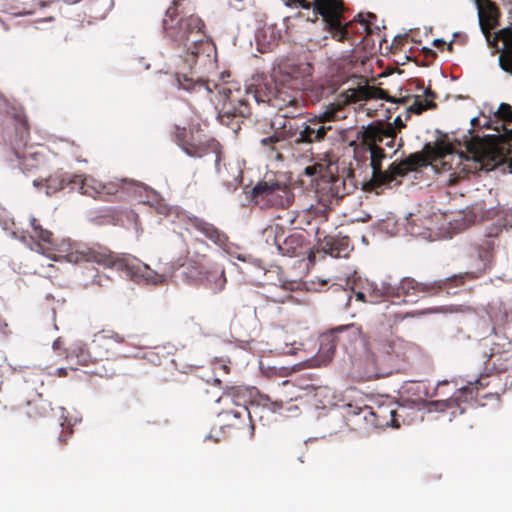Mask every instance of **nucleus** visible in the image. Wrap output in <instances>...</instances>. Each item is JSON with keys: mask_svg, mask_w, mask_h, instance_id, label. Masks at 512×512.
Returning <instances> with one entry per match:
<instances>
[{"mask_svg": "<svg viewBox=\"0 0 512 512\" xmlns=\"http://www.w3.org/2000/svg\"><path fill=\"white\" fill-rule=\"evenodd\" d=\"M72 354L75 355L81 365H88L90 362L96 361L91 354V343L88 346L84 344L76 345Z\"/></svg>", "mask_w": 512, "mask_h": 512, "instance_id": "34", "label": "nucleus"}, {"mask_svg": "<svg viewBox=\"0 0 512 512\" xmlns=\"http://www.w3.org/2000/svg\"><path fill=\"white\" fill-rule=\"evenodd\" d=\"M506 134H507V135H509L510 137H512V129H511V130H508V131L506 132Z\"/></svg>", "mask_w": 512, "mask_h": 512, "instance_id": "62", "label": "nucleus"}, {"mask_svg": "<svg viewBox=\"0 0 512 512\" xmlns=\"http://www.w3.org/2000/svg\"><path fill=\"white\" fill-rule=\"evenodd\" d=\"M72 434V429L69 428L67 431H62L61 435L58 437V441L61 445H65L68 437Z\"/></svg>", "mask_w": 512, "mask_h": 512, "instance_id": "44", "label": "nucleus"}, {"mask_svg": "<svg viewBox=\"0 0 512 512\" xmlns=\"http://www.w3.org/2000/svg\"><path fill=\"white\" fill-rule=\"evenodd\" d=\"M350 146H354L355 156L362 150L370 153V167L372 176L370 180L363 183V189L366 191L375 190L383 186L391 187L393 185V175L391 173V164L386 170H382V160L386 157L385 151L379 146V143H368L352 141Z\"/></svg>", "mask_w": 512, "mask_h": 512, "instance_id": "11", "label": "nucleus"}, {"mask_svg": "<svg viewBox=\"0 0 512 512\" xmlns=\"http://www.w3.org/2000/svg\"><path fill=\"white\" fill-rule=\"evenodd\" d=\"M321 249L334 258L347 257L352 250L348 236H325L320 243Z\"/></svg>", "mask_w": 512, "mask_h": 512, "instance_id": "21", "label": "nucleus"}, {"mask_svg": "<svg viewBox=\"0 0 512 512\" xmlns=\"http://www.w3.org/2000/svg\"><path fill=\"white\" fill-rule=\"evenodd\" d=\"M174 139L176 143L182 148L188 142V140L191 139V136L188 135L185 127L176 125L174 129Z\"/></svg>", "mask_w": 512, "mask_h": 512, "instance_id": "38", "label": "nucleus"}, {"mask_svg": "<svg viewBox=\"0 0 512 512\" xmlns=\"http://www.w3.org/2000/svg\"><path fill=\"white\" fill-rule=\"evenodd\" d=\"M299 396H291L289 398H286L285 400H276L274 402L271 403L272 405V410L273 411H277L279 409H281L283 407V404L284 403H288V402H291L292 400H297Z\"/></svg>", "mask_w": 512, "mask_h": 512, "instance_id": "42", "label": "nucleus"}, {"mask_svg": "<svg viewBox=\"0 0 512 512\" xmlns=\"http://www.w3.org/2000/svg\"><path fill=\"white\" fill-rule=\"evenodd\" d=\"M313 11L321 16L325 29L338 42L351 41L354 33V22L343 24L346 7L343 0H314Z\"/></svg>", "mask_w": 512, "mask_h": 512, "instance_id": "8", "label": "nucleus"}, {"mask_svg": "<svg viewBox=\"0 0 512 512\" xmlns=\"http://www.w3.org/2000/svg\"><path fill=\"white\" fill-rule=\"evenodd\" d=\"M182 150L191 157H203L209 153L215 154V166L217 172L220 174V161L222 160V150L218 141L210 139L207 141H196L194 137L182 147Z\"/></svg>", "mask_w": 512, "mask_h": 512, "instance_id": "14", "label": "nucleus"}, {"mask_svg": "<svg viewBox=\"0 0 512 512\" xmlns=\"http://www.w3.org/2000/svg\"><path fill=\"white\" fill-rule=\"evenodd\" d=\"M424 95H425V99L432 100V101H434V99L437 97L436 93L434 91H432L430 87H428L424 90Z\"/></svg>", "mask_w": 512, "mask_h": 512, "instance_id": "49", "label": "nucleus"}, {"mask_svg": "<svg viewBox=\"0 0 512 512\" xmlns=\"http://www.w3.org/2000/svg\"><path fill=\"white\" fill-rule=\"evenodd\" d=\"M285 5L290 8L300 6L303 9H310L312 7V3L307 0H285Z\"/></svg>", "mask_w": 512, "mask_h": 512, "instance_id": "41", "label": "nucleus"}, {"mask_svg": "<svg viewBox=\"0 0 512 512\" xmlns=\"http://www.w3.org/2000/svg\"><path fill=\"white\" fill-rule=\"evenodd\" d=\"M438 287L434 281L419 282L412 277H404L400 281V296H435V289Z\"/></svg>", "mask_w": 512, "mask_h": 512, "instance_id": "19", "label": "nucleus"}, {"mask_svg": "<svg viewBox=\"0 0 512 512\" xmlns=\"http://www.w3.org/2000/svg\"><path fill=\"white\" fill-rule=\"evenodd\" d=\"M51 411V403L48 400L43 399L41 394H38L37 398L27 402L26 414L30 418L47 417Z\"/></svg>", "mask_w": 512, "mask_h": 512, "instance_id": "27", "label": "nucleus"}, {"mask_svg": "<svg viewBox=\"0 0 512 512\" xmlns=\"http://www.w3.org/2000/svg\"><path fill=\"white\" fill-rule=\"evenodd\" d=\"M337 344L335 333H331V331L323 333L319 337V349L311 360V365L313 367L326 366L332 360Z\"/></svg>", "mask_w": 512, "mask_h": 512, "instance_id": "20", "label": "nucleus"}, {"mask_svg": "<svg viewBox=\"0 0 512 512\" xmlns=\"http://www.w3.org/2000/svg\"><path fill=\"white\" fill-rule=\"evenodd\" d=\"M326 284H327V281H325V280L321 281V285H323V286H324V285H326Z\"/></svg>", "mask_w": 512, "mask_h": 512, "instance_id": "64", "label": "nucleus"}, {"mask_svg": "<svg viewBox=\"0 0 512 512\" xmlns=\"http://www.w3.org/2000/svg\"><path fill=\"white\" fill-rule=\"evenodd\" d=\"M508 171H509V173H512V159H510V161H509Z\"/></svg>", "mask_w": 512, "mask_h": 512, "instance_id": "57", "label": "nucleus"}, {"mask_svg": "<svg viewBox=\"0 0 512 512\" xmlns=\"http://www.w3.org/2000/svg\"><path fill=\"white\" fill-rule=\"evenodd\" d=\"M124 337L114 330H101L94 334L91 341V354L95 360H108L117 355L118 347Z\"/></svg>", "mask_w": 512, "mask_h": 512, "instance_id": "12", "label": "nucleus"}, {"mask_svg": "<svg viewBox=\"0 0 512 512\" xmlns=\"http://www.w3.org/2000/svg\"><path fill=\"white\" fill-rule=\"evenodd\" d=\"M494 41L502 43L499 56L500 67L512 74V28L508 27L499 30L494 37Z\"/></svg>", "mask_w": 512, "mask_h": 512, "instance_id": "23", "label": "nucleus"}, {"mask_svg": "<svg viewBox=\"0 0 512 512\" xmlns=\"http://www.w3.org/2000/svg\"><path fill=\"white\" fill-rule=\"evenodd\" d=\"M251 201L261 209H284L293 203L294 194L287 184L265 179L252 188Z\"/></svg>", "mask_w": 512, "mask_h": 512, "instance_id": "9", "label": "nucleus"}, {"mask_svg": "<svg viewBox=\"0 0 512 512\" xmlns=\"http://www.w3.org/2000/svg\"><path fill=\"white\" fill-rule=\"evenodd\" d=\"M47 2L40 0H12L10 9L15 15H28L36 12L38 7H44Z\"/></svg>", "mask_w": 512, "mask_h": 512, "instance_id": "29", "label": "nucleus"}, {"mask_svg": "<svg viewBox=\"0 0 512 512\" xmlns=\"http://www.w3.org/2000/svg\"><path fill=\"white\" fill-rule=\"evenodd\" d=\"M283 386L285 387H294V385L290 381H284Z\"/></svg>", "mask_w": 512, "mask_h": 512, "instance_id": "56", "label": "nucleus"}, {"mask_svg": "<svg viewBox=\"0 0 512 512\" xmlns=\"http://www.w3.org/2000/svg\"><path fill=\"white\" fill-rule=\"evenodd\" d=\"M478 122H479L478 118H476V117L472 118V120H471V126H472V127H475V126L478 124Z\"/></svg>", "mask_w": 512, "mask_h": 512, "instance_id": "55", "label": "nucleus"}, {"mask_svg": "<svg viewBox=\"0 0 512 512\" xmlns=\"http://www.w3.org/2000/svg\"><path fill=\"white\" fill-rule=\"evenodd\" d=\"M331 333H335V338L338 343L342 342H355L361 338L362 330L361 327L350 324L345 326H338L330 330Z\"/></svg>", "mask_w": 512, "mask_h": 512, "instance_id": "28", "label": "nucleus"}, {"mask_svg": "<svg viewBox=\"0 0 512 512\" xmlns=\"http://www.w3.org/2000/svg\"><path fill=\"white\" fill-rule=\"evenodd\" d=\"M284 146H287V145L286 144H276L277 150L275 152H277V155H280V152H278V150L280 148H283ZM267 148L269 149V151L274 152L273 150H271V147L268 146Z\"/></svg>", "mask_w": 512, "mask_h": 512, "instance_id": "54", "label": "nucleus"}, {"mask_svg": "<svg viewBox=\"0 0 512 512\" xmlns=\"http://www.w3.org/2000/svg\"><path fill=\"white\" fill-rule=\"evenodd\" d=\"M379 287L380 285L378 283L370 281L365 282V284L363 285V289L370 291L369 294H367V303L375 304L381 301L383 297Z\"/></svg>", "mask_w": 512, "mask_h": 512, "instance_id": "35", "label": "nucleus"}, {"mask_svg": "<svg viewBox=\"0 0 512 512\" xmlns=\"http://www.w3.org/2000/svg\"><path fill=\"white\" fill-rule=\"evenodd\" d=\"M47 187L55 190L68 187L72 191L101 201L121 198L124 194L141 198L148 191L147 186L135 180L121 179L102 183L94 177L84 174L50 176L47 179Z\"/></svg>", "mask_w": 512, "mask_h": 512, "instance_id": "5", "label": "nucleus"}, {"mask_svg": "<svg viewBox=\"0 0 512 512\" xmlns=\"http://www.w3.org/2000/svg\"><path fill=\"white\" fill-rule=\"evenodd\" d=\"M24 150L20 152L15 149V154L20 160V166L25 171L38 169L45 164V155L39 146H23Z\"/></svg>", "mask_w": 512, "mask_h": 512, "instance_id": "22", "label": "nucleus"}, {"mask_svg": "<svg viewBox=\"0 0 512 512\" xmlns=\"http://www.w3.org/2000/svg\"><path fill=\"white\" fill-rule=\"evenodd\" d=\"M377 17L373 13H367V18H361L358 21V25L361 28V31H357V33H365L366 35H370L374 32L373 21L376 20ZM378 30V27H375Z\"/></svg>", "mask_w": 512, "mask_h": 512, "instance_id": "36", "label": "nucleus"}, {"mask_svg": "<svg viewBox=\"0 0 512 512\" xmlns=\"http://www.w3.org/2000/svg\"><path fill=\"white\" fill-rule=\"evenodd\" d=\"M447 49L452 52L453 50V42H450L448 45H447Z\"/></svg>", "mask_w": 512, "mask_h": 512, "instance_id": "58", "label": "nucleus"}, {"mask_svg": "<svg viewBox=\"0 0 512 512\" xmlns=\"http://www.w3.org/2000/svg\"><path fill=\"white\" fill-rule=\"evenodd\" d=\"M347 418L354 425L361 427L364 423V429L370 428H399L397 406L393 402L381 403L376 407L349 404L346 411Z\"/></svg>", "mask_w": 512, "mask_h": 512, "instance_id": "7", "label": "nucleus"}, {"mask_svg": "<svg viewBox=\"0 0 512 512\" xmlns=\"http://www.w3.org/2000/svg\"><path fill=\"white\" fill-rule=\"evenodd\" d=\"M61 344H62V341H61V339H60V338H58V339H56V340L54 341V343H53V348H54V349H59V348H60V346H61Z\"/></svg>", "mask_w": 512, "mask_h": 512, "instance_id": "53", "label": "nucleus"}, {"mask_svg": "<svg viewBox=\"0 0 512 512\" xmlns=\"http://www.w3.org/2000/svg\"><path fill=\"white\" fill-rule=\"evenodd\" d=\"M311 76V66L304 64L290 66L279 81L258 76L252 79L245 92L221 86L219 95L222 105L218 113L221 124L233 130L240 128V119L251 115L249 99L258 104L275 108L283 118L277 126L273 123V134L262 138V147H271L276 151V144H286L291 149L311 152L315 144L324 142L332 131L329 124L347 117L346 107L353 101L352 94H340L334 102L328 104L319 114L304 113L305 100L300 93Z\"/></svg>", "mask_w": 512, "mask_h": 512, "instance_id": "1", "label": "nucleus"}, {"mask_svg": "<svg viewBox=\"0 0 512 512\" xmlns=\"http://www.w3.org/2000/svg\"><path fill=\"white\" fill-rule=\"evenodd\" d=\"M361 98L365 100L370 99H383L393 103L397 100L394 97H390L388 92L380 87L366 85L360 89Z\"/></svg>", "mask_w": 512, "mask_h": 512, "instance_id": "31", "label": "nucleus"}, {"mask_svg": "<svg viewBox=\"0 0 512 512\" xmlns=\"http://www.w3.org/2000/svg\"><path fill=\"white\" fill-rule=\"evenodd\" d=\"M31 239L34 240L31 249L37 253H40L52 260L65 259L67 262L74 264L81 263H96L105 268L116 267L117 269H125L134 273L136 268L138 271L141 270V265L137 266L125 258H118L108 248L95 245L87 246L84 244L72 243L70 240H61L60 242L54 237V234L42 227L38 219L31 217ZM144 276L148 281L154 284L163 283L165 281V275L154 272L146 264H142Z\"/></svg>", "mask_w": 512, "mask_h": 512, "instance_id": "3", "label": "nucleus"}, {"mask_svg": "<svg viewBox=\"0 0 512 512\" xmlns=\"http://www.w3.org/2000/svg\"><path fill=\"white\" fill-rule=\"evenodd\" d=\"M475 3L478 8L480 27L489 38L490 30L498 25L499 9L491 0H475Z\"/></svg>", "mask_w": 512, "mask_h": 512, "instance_id": "17", "label": "nucleus"}, {"mask_svg": "<svg viewBox=\"0 0 512 512\" xmlns=\"http://www.w3.org/2000/svg\"><path fill=\"white\" fill-rule=\"evenodd\" d=\"M385 145L388 146V147H393L394 143H391V139H389V141L386 142Z\"/></svg>", "mask_w": 512, "mask_h": 512, "instance_id": "59", "label": "nucleus"}, {"mask_svg": "<svg viewBox=\"0 0 512 512\" xmlns=\"http://www.w3.org/2000/svg\"><path fill=\"white\" fill-rule=\"evenodd\" d=\"M466 148V154L458 152L445 139H439L434 144L426 143L421 152L411 153L405 159L391 163L393 185L401 184L398 177H404L432 162H440L444 171H451L448 183L454 185L469 174L493 170L506 160L503 148L494 137H472Z\"/></svg>", "mask_w": 512, "mask_h": 512, "instance_id": "2", "label": "nucleus"}, {"mask_svg": "<svg viewBox=\"0 0 512 512\" xmlns=\"http://www.w3.org/2000/svg\"><path fill=\"white\" fill-rule=\"evenodd\" d=\"M189 225L195 228L197 231L202 233L206 238L212 241L219 247H225L228 243V236L221 230H219L212 223L199 218L197 216H190L186 221Z\"/></svg>", "mask_w": 512, "mask_h": 512, "instance_id": "18", "label": "nucleus"}, {"mask_svg": "<svg viewBox=\"0 0 512 512\" xmlns=\"http://www.w3.org/2000/svg\"><path fill=\"white\" fill-rule=\"evenodd\" d=\"M284 235V230L279 224H272L265 227L261 233L262 239L266 244L275 246L278 250L281 239Z\"/></svg>", "mask_w": 512, "mask_h": 512, "instance_id": "30", "label": "nucleus"}, {"mask_svg": "<svg viewBox=\"0 0 512 512\" xmlns=\"http://www.w3.org/2000/svg\"><path fill=\"white\" fill-rule=\"evenodd\" d=\"M469 397L472 398V389L464 387L458 389L448 399L431 402V406L435 411L449 412V420H452L453 417L464 414L465 408L462 406V404L466 402Z\"/></svg>", "mask_w": 512, "mask_h": 512, "instance_id": "15", "label": "nucleus"}, {"mask_svg": "<svg viewBox=\"0 0 512 512\" xmlns=\"http://www.w3.org/2000/svg\"><path fill=\"white\" fill-rule=\"evenodd\" d=\"M512 355L509 351L500 352L498 345L491 348L489 358L486 362L487 368L495 370L498 373L505 372L509 368V360Z\"/></svg>", "mask_w": 512, "mask_h": 512, "instance_id": "25", "label": "nucleus"}, {"mask_svg": "<svg viewBox=\"0 0 512 512\" xmlns=\"http://www.w3.org/2000/svg\"><path fill=\"white\" fill-rule=\"evenodd\" d=\"M217 370H220V371H223L224 374H228L229 373V366L226 365V364H221V363H217L214 367V371H217Z\"/></svg>", "mask_w": 512, "mask_h": 512, "instance_id": "50", "label": "nucleus"}, {"mask_svg": "<svg viewBox=\"0 0 512 512\" xmlns=\"http://www.w3.org/2000/svg\"><path fill=\"white\" fill-rule=\"evenodd\" d=\"M304 173L308 176L322 175L325 173L324 166L322 164H314L311 166H307L304 170Z\"/></svg>", "mask_w": 512, "mask_h": 512, "instance_id": "40", "label": "nucleus"}, {"mask_svg": "<svg viewBox=\"0 0 512 512\" xmlns=\"http://www.w3.org/2000/svg\"><path fill=\"white\" fill-rule=\"evenodd\" d=\"M306 246V238L303 233L295 232L286 237H282L278 251L290 257H296L302 255Z\"/></svg>", "mask_w": 512, "mask_h": 512, "instance_id": "24", "label": "nucleus"}, {"mask_svg": "<svg viewBox=\"0 0 512 512\" xmlns=\"http://www.w3.org/2000/svg\"><path fill=\"white\" fill-rule=\"evenodd\" d=\"M437 104L432 100L422 99L421 96H415L413 103L407 109L406 120L410 118V112L421 114L423 111L435 109Z\"/></svg>", "mask_w": 512, "mask_h": 512, "instance_id": "33", "label": "nucleus"}, {"mask_svg": "<svg viewBox=\"0 0 512 512\" xmlns=\"http://www.w3.org/2000/svg\"><path fill=\"white\" fill-rule=\"evenodd\" d=\"M237 173H238V174H237V176H235V177L233 178V180H232V181H227L228 186H229V187H231V188H233V189H236V188H237V186H238V185L240 184V182H241V179H240V171H237Z\"/></svg>", "mask_w": 512, "mask_h": 512, "instance_id": "46", "label": "nucleus"}, {"mask_svg": "<svg viewBox=\"0 0 512 512\" xmlns=\"http://www.w3.org/2000/svg\"><path fill=\"white\" fill-rule=\"evenodd\" d=\"M382 347L386 354L394 356L399 360H406L408 358V352L412 349L410 343L400 338L388 340L383 343Z\"/></svg>", "mask_w": 512, "mask_h": 512, "instance_id": "26", "label": "nucleus"}, {"mask_svg": "<svg viewBox=\"0 0 512 512\" xmlns=\"http://www.w3.org/2000/svg\"><path fill=\"white\" fill-rule=\"evenodd\" d=\"M406 101H407V98H405V97H403V98H401V99L399 100V102H401V103H405Z\"/></svg>", "mask_w": 512, "mask_h": 512, "instance_id": "61", "label": "nucleus"}, {"mask_svg": "<svg viewBox=\"0 0 512 512\" xmlns=\"http://www.w3.org/2000/svg\"><path fill=\"white\" fill-rule=\"evenodd\" d=\"M397 136V130L391 123L383 124L381 122L377 124H369L366 127H362L357 132L358 142L368 143H382L384 139H391V143L395 142Z\"/></svg>", "mask_w": 512, "mask_h": 512, "instance_id": "16", "label": "nucleus"}, {"mask_svg": "<svg viewBox=\"0 0 512 512\" xmlns=\"http://www.w3.org/2000/svg\"><path fill=\"white\" fill-rule=\"evenodd\" d=\"M347 294L348 301L351 299V295L346 292V290H343Z\"/></svg>", "mask_w": 512, "mask_h": 512, "instance_id": "63", "label": "nucleus"}, {"mask_svg": "<svg viewBox=\"0 0 512 512\" xmlns=\"http://www.w3.org/2000/svg\"><path fill=\"white\" fill-rule=\"evenodd\" d=\"M419 314L420 313H417V315H419ZM415 316H416V313H405V314L395 313L394 314V322H399V321L404 320L407 317H415Z\"/></svg>", "mask_w": 512, "mask_h": 512, "instance_id": "45", "label": "nucleus"}, {"mask_svg": "<svg viewBox=\"0 0 512 512\" xmlns=\"http://www.w3.org/2000/svg\"><path fill=\"white\" fill-rule=\"evenodd\" d=\"M496 115L504 121L512 122V106L507 103H501Z\"/></svg>", "mask_w": 512, "mask_h": 512, "instance_id": "39", "label": "nucleus"}, {"mask_svg": "<svg viewBox=\"0 0 512 512\" xmlns=\"http://www.w3.org/2000/svg\"><path fill=\"white\" fill-rule=\"evenodd\" d=\"M391 124L395 127L396 130H400L406 126L400 116H397Z\"/></svg>", "mask_w": 512, "mask_h": 512, "instance_id": "47", "label": "nucleus"}, {"mask_svg": "<svg viewBox=\"0 0 512 512\" xmlns=\"http://www.w3.org/2000/svg\"><path fill=\"white\" fill-rule=\"evenodd\" d=\"M423 52L427 56H432V57L436 56V53L432 49H430V48H423Z\"/></svg>", "mask_w": 512, "mask_h": 512, "instance_id": "52", "label": "nucleus"}, {"mask_svg": "<svg viewBox=\"0 0 512 512\" xmlns=\"http://www.w3.org/2000/svg\"><path fill=\"white\" fill-rule=\"evenodd\" d=\"M445 44H446V43H445V41H444V40H442V39H435V40L433 41V45H434V46H436V47H442V46H444Z\"/></svg>", "mask_w": 512, "mask_h": 512, "instance_id": "51", "label": "nucleus"}, {"mask_svg": "<svg viewBox=\"0 0 512 512\" xmlns=\"http://www.w3.org/2000/svg\"><path fill=\"white\" fill-rule=\"evenodd\" d=\"M354 188L352 179L347 180L334 174L333 164L330 162L325 168V173L317 180L316 195L322 206L332 209L334 204H338L339 200L351 193Z\"/></svg>", "mask_w": 512, "mask_h": 512, "instance_id": "10", "label": "nucleus"}, {"mask_svg": "<svg viewBox=\"0 0 512 512\" xmlns=\"http://www.w3.org/2000/svg\"><path fill=\"white\" fill-rule=\"evenodd\" d=\"M506 227L504 218H498L485 228L483 238L479 239L471 246L468 255V270L452 275L445 279L434 280L439 286L435 289L436 295L442 291H447L455 287L464 285L467 281H473L486 274L492 267L495 257V249L498 246V237Z\"/></svg>", "mask_w": 512, "mask_h": 512, "instance_id": "4", "label": "nucleus"}, {"mask_svg": "<svg viewBox=\"0 0 512 512\" xmlns=\"http://www.w3.org/2000/svg\"><path fill=\"white\" fill-rule=\"evenodd\" d=\"M75 159L79 162H86V160L82 159L80 156H75Z\"/></svg>", "mask_w": 512, "mask_h": 512, "instance_id": "60", "label": "nucleus"}, {"mask_svg": "<svg viewBox=\"0 0 512 512\" xmlns=\"http://www.w3.org/2000/svg\"><path fill=\"white\" fill-rule=\"evenodd\" d=\"M379 289L381 290L382 297H400V283L398 285L392 284L387 281H382Z\"/></svg>", "mask_w": 512, "mask_h": 512, "instance_id": "37", "label": "nucleus"}, {"mask_svg": "<svg viewBox=\"0 0 512 512\" xmlns=\"http://www.w3.org/2000/svg\"><path fill=\"white\" fill-rule=\"evenodd\" d=\"M210 246L200 238H194L187 247L186 255L179 266L185 268V276L194 282L215 284L220 288L225 282L224 271L216 268L209 260Z\"/></svg>", "mask_w": 512, "mask_h": 512, "instance_id": "6", "label": "nucleus"}, {"mask_svg": "<svg viewBox=\"0 0 512 512\" xmlns=\"http://www.w3.org/2000/svg\"><path fill=\"white\" fill-rule=\"evenodd\" d=\"M15 131H16L17 137L19 138L18 143H17L18 147H20L21 145L26 146L27 140L30 135V127H29L28 120L25 116H23V115L15 116Z\"/></svg>", "mask_w": 512, "mask_h": 512, "instance_id": "32", "label": "nucleus"}, {"mask_svg": "<svg viewBox=\"0 0 512 512\" xmlns=\"http://www.w3.org/2000/svg\"><path fill=\"white\" fill-rule=\"evenodd\" d=\"M220 428L224 433L230 434L233 430L239 431L249 426L250 411L244 404H236L230 410L222 411L219 415Z\"/></svg>", "mask_w": 512, "mask_h": 512, "instance_id": "13", "label": "nucleus"}, {"mask_svg": "<svg viewBox=\"0 0 512 512\" xmlns=\"http://www.w3.org/2000/svg\"><path fill=\"white\" fill-rule=\"evenodd\" d=\"M355 298L358 301L367 303L368 296L365 291L360 290V291L355 292Z\"/></svg>", "mask_w": 512, "mask_h": 512, "instance_id": "48", "label": "nucleus"}, {"mask_svg": "<svg viewBox=\"0 0 512 512\" xmlns=\"http://www.w3.org/2000/svg\"><path fill=\"white\" fill-rule=\"evenodd\" d=\"M241 392H242L241 387L232 386V387L227 388L225 394L227 396H231L232 398H239Z\"/></svg>", "mask_w": 512, "mask_h": 512, "instance_id": "43", "label": "nucleus"}]
</instances>
